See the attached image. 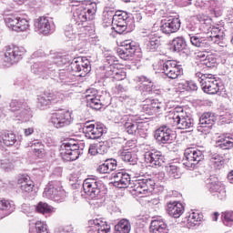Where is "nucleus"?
<instances>
[{
	"instance_id": "nucleus-4",
	"label": "nucleus",
	"mask_w": 233,
	"mask_h": 233,
	"mask_svg": "<svg viewBox=\"0 0 233 233\" xmlns=\"http://www.w3.org/2000/svg\"><path fill=\"white\" fill-rule=\"evenodd\" d=\"M4 56L3 61L5 66H12V65H16L25 55V47H19L16 46H6L3 49Z\"/></svg>"
},
{
	"instance_id": "nucleus-7",
	"label": "nucleus",
	"mask_w": 233,
	"mask_h": 233,
	"mask_svg": "<svg viewBox=\"0 0 233 233\" xmlns=\"http://www.w3.org/2000/svg\"><path fill=\"white\" fill-rule=\"evenodd\" d=\"M80 154L79 144L74 141L63 143L60 147V156L64 161H76Z\"/></svg>"
},
{
	"instance_id": "nucleus-11",
	"label": "nucleus",
	"mask_w": 233,
	"mask_h": 233,
	"mask_svg": "<svg viewBox=\"0 0 233 233\" xmlns=\"http://www.w3.org/2000/svg\"><path fill=\"white\" fill-rule=\"evenodd\" d=\"M208 190L212 196L223 201V199H227V190L225 189V186L218 180L215 177H210L206 180Z\"/></svg>"
},
{
	"instance_id": "nucleus-63",
	"label": "nucleus",
	"mask_w": 233,
	"mask_h": 233,
	"mask_svg": "<svg viewBox=\"0 0 233 233\" xmlns=\"http://www.w3.org/2000/svg\"><path fill=\"white\" fill-rule=\"evenodd\" d=\"M74 228L71 226H66L65 228H59L55 230V233H71Z\"/></svg>"
},
{
	"instance_id": "nucleus-1",
	"label": "nucleus",
	"mask_w": 233,
	"mask_h": 233,
	"mask_svg": "<svg viewBox=\"0 0 233 233\" xmlns=\"http://www.w3.org/2000/svg\"><path fill=\"white\" fill-rule=\"evenodd\" d=\"M169 127H176L179 130H190L194 128V119L182 109L176 107L167 118Z\"/></svg>"
},
{
	"instance_id": "nucleus-54",
	"label": "nucleus",
	"mask_w": 233,
	"mask_h": 233,
	"mask_svg": "<svg viewBox=\"0 0 233 233\" xmlns=\"http://www.w3.org/2000/svg\"><path fill=\"white\" fill-rule=\"evenodd\" d=\"M151 98H147L142 105V112L147 114V116H154V109H152Z\"/></svg>"
},
{
	"instance_id": "nucleus-61",
	"label": "nucleus",
	"mask_w": 233,
	"mask_h": 233,
	"mask_svg": "<svg viewBox=\"0 0 233 233\" xmlns=\"http://www.w3.org/2000/svg\"><path fill=\"white\" fill-rule=\"evenodd\" d=\"M112 92L115 96H119V94H123V92H127V89L121 84H118L112 88Z\"/></svg>"
},
{
	"instance_id": "nucleus-42",
	"label": "nucleus",
	"mask_w": 233,
	"mask_h": 233,
	"mask_svg": "<svg viewBox=\"0 0 233 233\" xmlns=\"http://www.w3.org/2000/svg\"><path fill=\"white\" fill-rule=\"evenodd\" d=\"M166 170L169 177H173V179H179L181 177V169L176 165L167 166Z\"/></svg>"
},
{
	"instance_id": "nucleus-10",
	"label": "nucleus",
	"mask_w": 233,
	"mask_h": 233,
	"mask_svg": "<svg viewBox=\"0 0 233 233\" xmlns=\"http://www.w3.org/2000/svg\"><path fill=\"white\" fill-rule=\"evenodd\" d=\"M35 28L39 34L43 35H50L56 32V24L54 21L46 16H39L35 20Z\"/></svg>"
},
{
	"instance_id": "nucleus-40",
	"label": "nucleus",
	"mask_w": 233,
	"mask_h": 233,
	"mask_svg": "<svg viewBox=\"0 0 233 233\" xmlns=\"http://www.w3.org/2000/svg\"><path fill=\"white\" fill-rule=\"evenodd\" d=\"M171 46L174 52H181L182 50H185L187 46V41H185L183 36H177L173 39Z\"/></svg>"
},
{
	"instance_id": "nucleus-34",
	"label": "nucleus",
	"mask_w": 233,
	"mask_h": 233,
	"mask_svg": "<svg viewBox=\"0 0 233 233\" xmlns=\"http://www.w3.org/2000/svg\"><path fill=\"white\" fill-rule=\"evenodd\" d=\"M149 228L152 233H168V227L163 220H153Z\"/></svg>"
},
{
	"instance_id": "nucleus-64",
	"label": "nucleus",
	"mask_w": 233,
	"mask_h": 233,
	"mask_svg": "<svg viewBox=\"0 0 233 233\" xmlns=\"http://www.w3.org/2000/svg\"><path fill=\"white\" fill-rule=\"evenodd\" d=\"M89 225L91 226L87 228V233H99L97 229V225L96 224H89Z\"/></svg>"
},
{
	"instance_id": "nucleus-49",
	"label": "nucleus",
	"mask_w": 233,
	"mask_h": 233,
	"mask_svg": "<svg viewBox=\"0 0 233 233\" xmlns=\"http://www.w3.org/2000/svg\"><path fill=\"white\" fill-rule=\"evenodd\" d=\"M29 27L30 24H28L26 19L18 17L16 26H15V32H26Z\"/></svg>"
},
{
	"instance_id": "nucleus-48",
	"label": "nucleus",
	"mask_w": 233,
	"mask_h": 233,
	"mask_svg": "<svg viewBox=\"0 0 233 233\" xmlns=\"http://www.w3.org/2000/svg\"><path fill=\"white\" fill-rule=\"evenodd\" d=\"M19 20V17L9 15L5 17V23L7 27H9L10 30L15 31V26H17V21Z\"/></svg>"
},
{
	"instance_id": "nucleus-13",
	"label": "nucleus",
	"mask_w": 233,
	"mask_h": 233,
	"mask_svg": "<svg viewBox=\"0 0 233 233\" xmlns=\"http://www.w3.org/2000/svg\"><path fill=\"white\" fill-rule=\"evenodd\" d=\"M86 105L93 110H101L102 106H108V102L103 101V96H97V90L87 89L86 92Z\"/></svg>"
},
{
	"instance_id": "nucleus-9",
	"label": "nucleus",
	"mask_w": 233,
	"mask_h": 233,
	"mask_svg": "<svg viewBox=\"0 0 233 233\" xmlns=\"http://www.w3.org/2000/svg\"><path fill=\"white\" fill-rule=\"evenodd\" d=\"M124 128L127 134L132 136H142L143 134V123L138 122L139 116L135 115L124 116Z\"/></svg>"
},
{
	"instance_id": "nucleus-46",
	"label": "nucleus",
	"mask_w": 233,
	"mask_h": 233,
	"mask_svg": "<svg viewBox=\"0 0 233 233\" xmlns=\"http://www.w3.org/2000/svg\"><path fill=\"white\" fill-rule=\"evenodd\" d=\"M199 221H201V217L199 213L193 212L188 217L187 227L189 228H193V227H198V225H199Z\"/></svg>"
},
{
	"instance_id": "nucleus-17",
	"label": "nucleus",
	"mask_w": 233,
	"mask_h": 233,
	"mask_svg": "<svg viewBox=\"0 0 233 233\" xmlns=\"http://www.w3.org/2000/svg\"><path fill=\"white\" fill-rule=\"evenodd\" d=\"M163 72L169 79H177L183 76V67L174 60H167L163 64Z\"/></svg>"
},
{
	"instance_id": "nucleus-31",
	"label": "nucleus",
	"mask_w": 233,
	"mask_h": 233,
	"mask_svg": "<svg viewBox=\"0 0 233 233\" xmlns=\"http://www.w3.org/2000/svg\"><path fill=\"white\" fill-rule=\"evenodd\" d=\"M147 41V42L146 43V46L148 52H154L157 50V48H159V45H161V37H159V35H157L156 33H151L148 35Z\"/></svg>"
},
{
	"instance_id": "nucleus-60",
	"label": "nucleus",
	"mask_w": 233,
	"mask_h": 233,
	"mask_svg": "<svg viewBox=\"0 0 233 233\" xmlns=\"http://www.w3.org/2000/svg\"><path fill=\"white\" fill-rule=\"evenodd\" d=\"M36 233H48V226L43 221L35 223Z\"/></svg>"
},
{
	"instance_id": "nucleus-37",
	"label": "nucleus",
	"mask_w": 233,
	"mask_h": 233,
	"mask_svg": "<svg viewBox=\"0 0 233 233\" xmlns=\"http://www.w3.org/2000/svg\"><path fill=\"white\" fill-rule=\"evenodd\" d=\"M132 230V225L130 221L127 218L121 219L116 226H115V233H130Z\"/></svg>"
},
{
	"instance_id": "nucleus-53",
	"label": "nucleus",
	"mask_w": 233,
	"mask_h": 233,
	"mask_svg": "<svg viewBox=\"0 0 233 233\" xmlns=\"http://www.w3.org/2000/svg\"><path fill=\"white\" fill-rule=\"evenodd\" d=\"M36 210L40 214H52V212H54V208L45 202H40L36 207Z\"/></svg>"
},
{
	"instance_id": "nucleus-20",
	"label": "nucleus",
	"mask_w": 233,
	"mask_h": 233,
	"mask_svg": "<svg viewBox=\"0 0 233 233\" xmlns=\"http://www.w3.org/2000/svg\"><path fill=\"white\" fill-rule=\"evenodd\" d=\"M216 123V116L214 113L206 112L201 115L199 118V126L198 127V132L208 134Z\"/></svg>"
},
{
	"instance_id": "nucleus-51",
	"label": "nucleus",
	"mask_w": 233,
	"mask_h": 233,
	"mask_svg": "<svg viewBox=\"0 0 233 233\" xmlns=\"http://www.w3.org/2000/svg\"><path fill=\"white\" fill-rule=\"evenodd\" d=\"M200 65L207 66V68H216L218 66V59L214 56H208L206 59H202Z\"/></svg>"
},
{
	"instance_id": "nucleus-21",
	"label": "nucleus",
	"mask_w": 233,
	"mask_h": 233,
	"mask_svg": "<svg viewBox=\"0 0 233 233\" xmlns=\"http://www.w3.org/2000/svg\"><path fill=\"white\" fill-rule=\"evenodd\" d=\"M146 162L149 164L150 167H163L165 164V157L160 151L152 149L146 152L145 154Z\"/></svg>"
},
{
	"instance_id": "nucleus-55",
	"label": "nucleus",
	"mask_w": 233,
	"mask_h": 233,
	"mask_svg": "<svg viewBox=\"0 0 233 233\" xmlns=\"http://www.w3.org/2000/svg\"><path fill=\"white\" fill-rule=\"evenodd\" d=\"M180 85L184 90H187V92L198 90V84H196L194 81H186Z\"/></svg>"
},
{
	"instance_id": "nucleus-50",
	"label": "nucleus",
	"mask_w": 233,
	"mask_h": 233,
	"mask_svg": "<svg viewBox=\"0 0 233 233\" xmlns=\"http://www.w3.org/2000/svg\"><path fill=\"white\" fill-rule=\"evenodd\" d=\"M0 167L2 170H5V172H12V170L15 168V165H14V162L9 161L8 158L0 157Z\"/></svg>"
},
{
	"instance_id": "nucleus-52",
	"label": "nucleus",
	"mask_w": 233,
	"mask_h": 233,
	"mask_svg": "<svg viewBox=\"0 0 233 233\" xmlns=\"http://www.w3.org/2000/svg\"><path fill=\"white\" fill-rule=\"evenodd\" d=\"M222 221L226 227H231L233 223V211L232 210H228L225 212H222L221 215Z\"/></svg>"
},
{
	"instance_id": "nucleus-25",
	"label": "nucleus",
	"mask_w": 233,
	"mask_h": 233,
	"mask_svg": "<svg viewBox=\"0 0 233 233\" xmlns=\"http://www.w3.org/2000/svg\"><path fill=\"white\" fill-rule=\"evenodd\" d=\"M57 83H62L64 85H67V86H72V83H74V76L70 74L68 70L61 69L59 72L56 71V76L52 77Z\"/></svg>"
},
{
	"instance_id": "nucleus-35",
	"label": "nucleus",
	"mask_w": 233,
	"mask_h": 233,
	"mask_svg": "<svg viewBox=\"0 0 233 233\" xmlns=\"http://www.w3.org/2000/svg\"><path fill=\"white\" fill-rule=\"evenodd\" d=\"M52 105V96L50 92H44L37 96V106L40 110H45L46 106Z\"/></svg>"
},
{
	"instance_id": "nucleus-62",
	"label": "nucleus",
	"mask_w": 233,
	"mask_h": 233,
	"mask_svg": "<svg viewBox=\"0 0 233 233\" xmlns=\"http://www.w3.org/2000/svg\"><path fill=\"white\" fill-rule=\"evenodd\" d=\"M30 147L33 152H35V150H39L41 148H45V146L41 142H39V140L32 142Z\"/></svg>"
},
{
	"instance_id": "nucleus-39",
	"label": "nucleus",
	"mask_w": 233,
	"mask_h": 233,
	"mask_svg": "<svg viewBox=\"0 0 233 233\" xmlns=\"http://www.w3.org/2000/svg\"><path fill=\"white\" fill-rule=\"evenodd\" d=\"M137 81L140 84L139 90L140 92H152V86L154 84L147 76H138Z\"/></svg>"
},
{
	"instance_id": "nucleus-56",
	"label": "nucleus",
	"mask_w": 233,
	"mask_h": 233,
	"mask_svg": "<svg viewBox=\"0 0 233 233\" xmlns=\"http://www.w3.org/2000/svg\"><path fill=\"white\" fill-rule=\"evenodd\" d=\"M99 147H101L103 148V150L105 151V148H106V147H103V145L99 144H91L89 146V154H91V156H96V154H103L101 152V149H99Z\"/></svg>"
},
{
	"instance_id": "nucleus-18",
	"label": "nucleus",
	"mask_w": 233,
	"mask_h": 233,
	"mask_svg": "<svg viewBox=\"0 0 233 233\" xmlns=\"http://www.w3.org/2000/svg\"><path fill=\"white\" fill-rule=\"evenodd\" d=\"M83 133L86 139H99L103 136V125L86 122L83 127Z\"/></svg>"
},
{
	"instance_id": "nucleus-33",
	"label": "nucleus",
	"mask_w": 233,
	"mask_h": 233,
	"mask_svg": "<svg viewBox=\"0 0 233 233\" xmlns=\"http://www.w3.org/2000/svg\"><path fill=\"white\" fill-rule=\"evenodd\" d=\"M190 43L193 46H197V48H210V42L208 38L199 35H191Z\"/></svg>"
},
{
	"instance_id": "nucleus-36",
	"label": "nucleus",
	"mask_w": 233,
	"mask_h": 233,
	"mask_svg": "<svg viewBox=\"0 0 233 233\" xmlns=\"http://www.w3.org/2000/svg\"><path fill=\"white\" fill-rule=\"evenodd\" d=\"M118 157L129 165H137V158L128 149H120L118 151Z\"/></svg>"
},
{
	"instance_id": "nucleus-29",
	"label": "nucleus",
	"mask_w": 233,
	"mask_h": 233,
	"mask_svg": "<svg viewBox=\"0 0 233 233\" xmlns=\"http://www.w3.org/2000/svg\"><path fill=\"white\" fill-rule=\"evenodd\" d=\"M15 210V204L7 199H0V219L10 216Z\"/></svg>"
},
{
	"instance_id": "nucleus-32",
	"label": "nucleus",
	"mask_w": 233,
	"mask_h": 233,
	"mask_svg": "<svg viewBox=\"0 0 233 233\" xmlns=\"http://www.w3.org/2000/svg\"><path fill=\"white\" fill-rule=\"evenodd\" d=\"M17 184L22 192H32L34 190V181L26 175L20 176Z\"/></svg>"
},
{
	"instance_id": "nucleus-26",
	"label": "nucleus",
	"mask_w": 233,
	"mask_h": 233,
	"mask_svg": "<svg viewBox=\"0 0 233 233\" xmlns=\"http://www.w3.org/2000/svg\"><path fill=\"white\" fill-rule=\"evenodd\" d=\"M167 212L171 218H181V215L185 212V208L183 204L177 201H169L167 204Z\"/></svg>"
},
{
	"instance_id": "nucleus-28",
	"label": "nucleus",
	"mask_w": 233,
	"mask_h": 233,
	"mask_svg": "<svg viewBox=\"0 0 233 233\" xmlns=\"http://www.w3.org/2000/svg\"><path fill=\"white\" fill-rule=\"evenodd\" d=\"M114 185L118 188H127L130 185V175L124 171L116 173L114 175Z\"/></svg>"
},
{
	"instance_id": "nucleus-41",
	"label": "nucleus",
	"mask_w": 233,
	"mask_h": 233,
	"mask_svg": "<svg viewBox=\"0 0 233 233\" xmlns=\"http://www.w3.org/2000/svg\"><path fill=\"white\" fill-rule=\"evenodd\" d=\"M106 76L111 77L112 81H123L127 77V73L114 68L106 72Z\"/></svg>"
},
{
	"instance_id": "nucleus-30",
	"label": "nucleus",
	"mask_w": 233,
	"mask_h": 233,
	"mask_svg": "<svg viewBox=\"0 0 233 233\" xmlns=\"http://www.w3.org/2000/svg\"><path fill=\"white\" fill-rule=\"evenodd\" d=\"M32 109L26 105L23 109L13 115V119H15V121H20L21 123H26V121L32 119Z\"/></svg>"
},
{
	"instance_id": "nucleus-15",
	"label": "nucleus",
	"mask_w": 233,
	"mask_h": 233,
	"mask_svg": "<svg viewBox=\"0 0 233 233\" xmlns=\"http://www.w3.org/2000/svg\"><path fill=\"white\" fill-rule=\"evenodd\" d=\"M100 185L101 183L96 178H86L83 183L85 194L91 199H99L101 194Z\"/></svg>"
},
{
	"instance_id": "nucleus-16",
	"label": "nucleus",
	"mask_w": 233,
	"mask_h": 233,
	"mask_svg": "<svg viewBox=\"0 0 233 233\" xmlns=\"http://www.w3.org/2000/svg\"><path fill=\"white\" fill-rule=\"evenodd\" d=\"M137 50H139V46L136 45V42L132 40H126L122 42V47L117 50V54L120 59L127 61V59L136 56V52H137Z\"/></svg>"
},
{
	"instance_id": "nucleus-58",
	"label": "nucleus",
	"mask_w": 233,
	"mask_h": 233,
	"mask_svg": "<svg viewBox=\"0 0 233 233\" xmlns=\"http://www.w3.org/2000/svg\"><path fill=\"white\" fill-rule=\"evenodd\" d=\"M51 103H61L65 99V94L61 92H50Z\"/></svg>"
},
{
	"instance_id": "nucleus-12",
	"label": "nucleus",
	"mask_w": 233,
	"mask_h": 233,
	"mask_svg": "<svg viewBox=\"0 0 233 233\" xmlns=\"http://www.w3.org/2000/svg\"><path fill=\"white\" fill-rule=\"evenodd\" d=\"M70 69L72 72L78 74L79 77H85L92 67L90 66V62L86 58H83L81 56L73 59L70 64Z\"/></svg>"
},
{
	"instance_id": "nucleus-47",
	"label": "nucleus",
	"mask_w": 233,
	"mask_h": 233,
	"mask_svg": "<svg viewBox=\"0 0 233 233\" xmlns=\"http://www.w3.org/2000/svg\"><path fill=\"white\" fill-rule=\"evenodd\" d=\"M9 106L11 112H13L14 114H17V112H20L24 109L25 106H26V103L21 100H12Z\"/></svg>"
},
{
	"instance_id": "nucleus-3",
	"label": "nucleus",
	"mask_w": 233,
	"mask_h": 233,
	"mask_svg": "<svg viewBox=\"0 0 233 233\" xmlns=\"http://www.w3.org/2000/svg\"><path fill=\"white\" fill-rule=\"evenodd\" d=\"M43 198L51 199V201L56 203H63L66 198V191L63 189L61 182L54 180L46 185L43 192Z\"/></svg>"
},
{
	"instance_id": "nucleus-59",
	"label": "nucleus",
	"mask_w": 233,
	"mask_h": 233,
	"mask_svg": "<svg viewBox=\"0 0 233 233\" xmlns=\"http://www.w3.org/2000/svg\"><path fill=\"white\" fill-rule=\"evenodd\" d=\"M218 143H220L218 147H220L222 150H228L233 147V141L228 138H221L218 140Z\"/></svg>"
},
{
	"instance_id": "nucleus-57",
	"label": "nucleus",
	"mask_w": 233,
	"mask_h": 233,
	"mask_svg": "<svg viewBox=\"0 0 233 233\" xmlns=\"http://www.w3.org/2000/svg\"><path fill=\"white\" fill-rule=\"evenodd\" d=\"M149 105H151L152 110L154 111L155 114L157 112H161V110L165 108V105H163V103L159 102V100L157 99L151 98V103Z\"/></svg>"
},
{
	"instance_id": "nucleus-23",
	"label": "nucleus",
	"mask_w": 233,
	"mask_h": 233,
	"mask_svg": "<svg viewBox=\"0 0 233 233\" xmlns=\"http://www.w3.org/2000/svg\"><path fill=\"white\" fill-rule=\"evenodd\" d=\"M179 28H181V20H179V18L164 20L160 26V30L163 34H175V32H177Z\"/></svg>"
},
{
	"instance_id": "nucleus-43",
	"label": "nucleus",
	"mask_w": 233,
	"mask_h": 233,
	"mask_svg": "<svg viewBox=\"0 0 233 233\" xmlns=\"http://www.w3.org/2000/svg\"><path fill=\"white\" fill-rule=\"evenodd\" d=\"M2 141L5 147H12V145L15 144V141H17V138L15 137V134L14 133H6L4 132L2 134Z\"/></svg>"
},
{
	"instance_id": "nucleus-24",
	"label": "nucleus",
	"mask_w": 233,
	"mask_h": 233,
	"mask_svg": "<svg viewBox=\"0 0 233 233\" xmlns=\"http://www.w3.org/2000/svg\"><path fill=\"white\" fill-rule=\"evenodd\" d=\"M127 19H128V15L127 12L117 11L113 15V25H116V32L118 34H123L127 30Z\"/></svg>"
},
{
	"instance_id": "nucleus-14",
	"label": "nucleus",
	"mask_w": 233,
	"mask_h": 233,
	"mask_svg": "<svg viewBox=\"0 0 233 233\" xmlns=\"http://www.w3.org/2000/svg\"><path fill=\"white\" fill-rule=\"evenodd\" d=\"M155 187L156 181H154V179L143 178L135 180L133 185L131 186V188H133L134 192H136V194H138L139 196L148 194V192H152Z\"/></svg>"
},
{
	"instance_id": "nucleus-38",
	"label": "nucleus",
	"mask_w": 233,
	"mask_h": 233,
	"mask_svg": "<svg viewBox=\"0 0 233 233\" xmlns=\"http://www.w3.org/2000/svg\"><path fill=\"white\" fill-rule=\"evenodd\" d=\"M89 225H96L98 229V233H111L110 225L106 223V221H103L102 219H93L89 220Z\"/></svg>"
},
{
	"instance_id": "nucleus-27",
	"label": "nucleus",
	"mask_w": 233,
	"mask_h": 233,
	"mask_svg": "<svg viewBox=\"0 0 233 233\" xmlns=\"http://www.w3.org/2000/svg\"><path fill=\"white\" fill-rule=\"evenodd\" d=\"M117 168V160L116 158H107L103 164L99 165L96 168L98 174H110Z\"/></svg>"
},
{
	"instance_id": "nucleus-5",
	"label": "nucleus",
	"mask_w": 233,
	"mask_h": 233,
	"mask_svg": "<svg viewBox=\"0 0 233 233\" xmlns=\"http://www.w3.org/2000/svg\"><path fill=\"white\" fill-rule=\"evenodd\" d=\"M195 76L198 78V82L203 92L210 95L219 92V82H218V80H216L212 75L198 72L195 74Z\"/></svg>"
},
{
	"instance_id": "nucleus-8",
	"label": "nucleus",
	"mask_w": 233,
	"mask_h": 233,
	"mask_svg": "<svg viewBox=\"0 0 233 233\" xmlns=\"http://www.w3.org/2000/svg\"><path fill=\"white\" fill-rule=\"evenodd\" d=\"M97 12V4L91 3L90 7H78L73 15V19L76 21V25H83L86 21L94 19V15Z\"/></svg>"
},
{
	"instance_id": "nucleus-2",
	"label": "nucleus",
	"mask_w": 233,
	"mask_h": 233,
	"mask_svg": "<svg viewBox=\"0 0 233 233\" xmlns=\"http://www.w3.org/2000/svg\"><path fill=\"white\" fill-rule=\"evenodd\" d=\"M65 56H57L55 61L46 60L43 62H36L31 66V70L34 74L38 76H44L46 77H56V71L57 70V65L65 64Z\"/></svg>"
},
{
	"instance_id": "nucleus-45",
	"label": "nucleus",
	"mask_w": 233,
	"mask_h": 233,
	"mask_svg": "<svg viewBox=\"0 0 233 233\" xmlns=\"http://www.w3.org/2000/svg\"><path fill=\"white\" fill-rule=\"evenodd\" d=\"M224 163L225 159L219 154H213L210 157V164L214 168H221Z\"/></svg>"
},
{
	"instance_id": "nucleus-44",
	"label": "nucleus",
	"mask_w": 233,
	"mask_h": 233,
	"mask_svg": "<svg viewBox=\"0 0 233 233\" xmlns=\"http://www.w3.org/2000/svg\"><path fill=\"white\" fill-rule=\"evenodd\" d=\"M64 34L69 41H74L77 37V30L74 28L73 25H67L64 27Z\"/></svg>"
},
{
	"instance_id": "nucleus-6",
	"label": "nucleus",
	"mask_w": 233,
	"mask_h": 233,
	"mask_svg": "<svg viewBox=\"0 0 233 233\" xmlns=\"http://www.w3.org/2000/svg\"><path fill=\"white\" fill-rule=\"evenodd\" d=\"M185 158L183 159V165L187 170L196 168L197 165L201 161L205 155L203 151L196 149L194 147H188L184 152Z\"/></svg>"
},
{
	"instance_id": "nucleus-19",
	"label": "nucleus",
	"mask_w": 233,
	"mask_h": 233,
	"mask_svg": "<svg viewBox=\"0 0 233 233\" xmlns=\"http://www.w3.org/2000/svg\"><path fill=\"white\" fill-rule=\"evenodd\" d=\"M72 123V113L70 111H61L59 113L53 114L51 116V124L55 128H63V127H68Z\"/></svg>"
},
{
	"instance_id": "nucleus-22",
	"label": "nucleus",
	"mask_w": 233,
	"mask_h": 233,
	"mask_svg": "<svg viewBox=\"0 0 233 233\" xmlns=\"http://www.w3.org/2000/svg\"><path fill=\"white\" fill-rule=\"evenodd\" d=\"M155 139L162 145H167L172 141V129L168 126L164 125L155 131Z\"/></svg>"
}]
</instances>
